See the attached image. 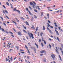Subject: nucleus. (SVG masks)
I'll list each match as a JSON object with an SVG mask.
<instances>
[{
	"label": "nucleus",
	"instance_id": "864d4df0",
	"mask_svg": "<svg viewBox=\"0 0 63 63\" xmlns=\"http://www.w3.org/2000/svg\"><path fill=\"white\" fill-rule=\"evenodd\" d=\"M20 51H24V50H23V49H20Z\"/></svg>",
	"mask_w": 63,
	"mask_h": 63
},
{
	"label": "nucleus",
	"instance_id": "f8f14e48",
	"mask_svg": "<svg viewBox=\"0 0 63 63\" xmlns=\"http://www.w3.org/2000/svg\"><path fill=\"white\" fill-rule=\"evenodd\" d=\"M35 45L37 47V48H38L39 47L38 46V45H37V44H36V43H35Z\"/></svg>",
	"mask_w": 63,
	"mask_h": 63
},
{
	"label": "nucleus",
	"instance_id": "ddd939ff",
	"mask_svg": "<svg viewBox=\"0 0 63 63\" xmlns=\"http://www.w3.org/2000/svg\"><path fill=\"white\" fill-rule=\"evenodd\" d=\"M23 32H24L25 33H27V32H26V31L25 30H23Z\"/></svg>",
	"mask_w": 63,
	"mask_h": 63
},
{
	"label": "nucleus",
	"instance_id": "c03bdc74",
	"mask_svg": "<svg viewBox=\"0 0 63 63\" xmlns=\"http://www.w3.org/2000/svg\"><path fill=\"white\" fill-rule=\"evenodd\" d=\"M43 12H42L41 13V16H43Z\"/></svg>",
	"mask_w": 63,
	"mask_h": 63
},
{
	"label": "nucleus",
	"instance_id": "2f4dec72",
	"mask_svg": "<svg viewBox=\"0 0 63 63\" xmlns=\"http://www.w3.org/2000/svg\"><path fill=\"white\" fill-rule=\"evenodd\" d=\"M57 39L59 42H60V40H59V39L58 37H57Z\"/></svg>",
	"mask_w": 63,
	"mask_h": 63
},
{
	"label": "nucleus",
	"instance_id": "4d7b16f0",
	"mask_svg": "<svg viewBox=\"0 0 63 63\" xmlns=\"http://www.w3.org/2000/svg\"><path fill=\"white\" fill-rule=\"evenodd\" d=\"M5 17H6L7 18H8V19H9V17H8V16H5Z\"/></svg>",
	"mask_w": 63,
	"mask_h": 63
},
{
	"label": "nucleus",
	"instance_id": "412c9836",
	"mask_svg": "<svg viewBox=\"0 0 63 63\" xmlns=\"http://www.w3.org/2000/svg\"><path fill=\"white\" fill-rule=\"evenodd\" d=\"M54 24L55 25V26H56V27H57V26L56 25V22H55L54 23Z\"/></svg>",
	"mask_w": 63,
	"mask_h": 63
},
{
	"label": "nucleus",
	"instance_id": "680f3d73",
	"mask_svg": "<svg viewBox=\"0 0 63 63\" xmlns=\"http://www.w3.org/2000/svg\"><path fill=\"white\" fill-rule=\"evenodd\" d=\"M44 53L45 54H46V50H44Z\"/></svg>",
	"mask_w": 63,
	"mask_h": 63
},
{
	"label": "nucleus",
	"instance_id": "a878e982",
	"mask_svg": "<svg viewBox=\"0 0 63 63\" xmlns=\"http://www.w3.org/2000/svg\"><path fill=\"white\" fill-rule=\"evenodd\" d=\"M30 4L31 5H33V4L32 3V2H30Z\"/></svg>",
	"mask_w": 63,
	"mask_h": 63
},
{
	"label": "nucleus",
	"instance_id": "0e129e2a",
	"mask_svg": "<svg viewBox=\"0 0 63 63\" xmlns=\"http://www.w3.org/2000/svg\"><path fill=\"white\" fill-rule=\"evenodd\" d=\"M7 23H8V24H9V23H10V22L7 21Z\"/></svg>",
	"mask_w": 63,
	"mask_h": 63
},
{
	"label": "nucleus",
	"instance_id": "5fc2aeb1",
	"mask_svg": "<svg viewBox=\"0 0 63 63\" xmlns=\"http://www.w3.org/2000/svg\"><path fill=\"white\" fill-rule=\"evenodd\" d=\"M42 41H44V38H43L42 37Z\"/></svg>",
	"mask_w": 63,
	"mask_h": 63
},
{
	"label": "nucleus",
	"instance_id": "69168bd1",
	"mask_svg": "<svg viewBox=\"0 0 63 63\" xmlns=\"http://www.w3.org/2000/svg\"><path fill=\"white\" fill-rule=\"evenodd\" d=\"M27 58L28 59H29V56H27Z\"/></svg>",
	"mask_w": 63,
	"mask_h": 63
},
{
	"label": "nucleus",
	"instance_id": "6e6552de",
	"mask_svg": "<svg viewBox=\"0 0 63 63\" xmlns=\"http://www.w3.org/2000/svg\"><path fill=\"white\" fill-rule=\"evenodd\" d=\"M10 5L11 7V8L12 9L13 8V4L11 3H10Z\"/></svg>",
	"mask_w": 63,
	"mask_h": 63
},
{
	"label": "nucleus",
	"instance_id": "052dcab7",
	"mask_svg": "<svg viewBox=\"0 0 63 63\" xmlns=\"http://www.w3.org/2000/svg\"><path fill=\"white\" fill-rule=\"evenodd\" d=\"M26 11H28V8H26Z\"/></svg>",
	"mask_w": 63,
	"mask_h": 63
},
{
	"label": "nucleus",
	"instance_id": "dca6fc26",
	"mask_svg": "<svg viewBox=\"0 0 63 63\" xmlns=\"http://www.w3.org/2000/svg\"><path fill=\"white\" fill-rule=\"evenodd\" d=\"M37 7L38 8V10H41V9H40V8H39V6H37Z\"/></svg>",
	"mask_w": 63,
	"mask_h": 63
},
{
	"label": "nucleus",
	"instance_id": "8fccbe9b",
	"mask_svg": "<svg viewBox=\"0 0 63 63\" xmlns=\"http://www.w3.org/2000/svg\"><path fill=\"white\" fill-rule=\"evenodd\" d=\"M28 52L29 53H30V51H29V50L28 49Z\"/></svg>",
	"mask_w": 63,
	"mask_h": 63
},
{
	"label": "nucleus",
	"instance_id": "5701e85b",
	"mask_svg": "<svg viewBox=\"0 0 63 63\" xmlns=\"http://www.w3.org/2000/svg\"><path fill=\"white\" fill-rule=\"evenodd\" d=\"M0 18H1V19L2 20V21H3V20H4V19H3V18L2 17H0Z\"/></svg>",
	"mask_w": 63,
	"mask_h": 63
},
{
	"label": "nucleus",
	"instance_id": "7c9ffc66",
	"mask_svg": "<svg viewBox=\"0 0 63 63\" xmlns=\"http://www.w3.org/2000/svg\"><path fill=\"white\" fill-rule=\"evenodd\" d=\"M29 7L31 10H32V8H31V7L29 6Z\"/></svg>",
	"mask_w": 63,
	"mask_h": 63
},
{
	"label": "nucleus",
	"instance_id": "aec40b11",
	"mask_svg": "<svg viewBox=\"0 0 63 63\" xmlns=\"http://www.w3.org/2000/svg\"><path fill=\"white\" fill-rule=\"evenodd\" d=\"M43 61H44V62H46V60L45 59H43Z\"/></svg>",
	"mask_w": 63,
	"mask_h": 63
},
{
	"label": "nucleus",
	"instance_id": "4468645a",
	"mask_svg": "<svg viewBox=\"0 0 63 63\" xmlns=\"http://www.w3.org/2000/svg\"><path fill=\"white\" fill-rule=\"evenodd\" d=\"M34 49L35 53H36V48L34 47Z\"/></svg>",
	"mask_w": 63,
	"mask_h": 63
},
{
	"label": "nucleus",
	"instance_id": "f3484780",
	"mask_svg": "<svg viewBox=\"0 0 63 63\" xmlns=\"http://www.w3.org/2000/svg\"><path fill=\"white\" fill-rule=\"evenodd\" d=\"M6 4L7 5H8V6H9V5H10V4H9V3L8 2H6Z\"/></svg>",
	"mask_w": 63,
	"mask_h": 63
},
{
	"label": "nucleus",
	"instance_id": "603ef678",
	"mask_svg": "<svg viewBox=\"0 0 63 63\" xmlns=\"http://www.w3.org/2000/svg\"><path fill=\"white\" fill-rule=\"evenodd\" d=\"M16 28H18L19 29H20V27H19L18 26H17Z\"/></svg>",
	"mask_w": 63,
	"mask_h": 63
},
{
	"label": "nucleus",
	"instance_id": "1a4fd4ad",
	"mask_svg": "<svg viewBox=\"0 0 63 63\" xmlns=\"http://www.w3.org/2000/svg\"><path fill=\"white\" fill-rule=\"evenodd\" d=\"M43 33L42 32H41L40 34L41 36H42V35H43Z\"/></svg>",
	"mask_w": 63,
	"mask_h": 63
},
{
	"label": "nucleus",
	"instance_id": "ea45409f",
	"mask_svg": "<svg viewBox=\"0 0 63 63\" xmlns=\"http://www.w3.org/2000/svg\"><path fill=\"white\" fill-rule=\"evenodd\" d=\"M13 11H16V8H14L13 9Z\"/></svg>",
	"mask_w": 63,
	"mask_h": 63
},
{
	"label": "nucleus",
	"instance_id": "a211bd4d",
	"mask_svg": "<svg viewBox=\"0 0 63 63\" xmlns=\"http://www.w3.org/2000/svg\"><path fill=\"white\" fill-rule=\"evenodd\" d=\"M49 32L50 33H51V34H53V33L52 32L51 30H49Z\"/></svg>",
	"mask_w": 63,
	"mask_h": 63
},
{
	"label": "nucleus",
	"instance_id": "39448f33",
	"mask_svg": "<svg viewBox=\"0 0 63 63\" xmlns=\"http://www.w3.org/2000/svg\"><path fill=\"white\" fill-rule=\"evenodd\" d=\"M44 50H42L41 51H40V53H44Z\"/></svg>",
	"mask_w": 63,
	"mask_h": 63
},
{
	"label": "nucleus",
	"instance_id": "bb28decb",
	"mask_svg": "<svg viewBox=\"0 0 63 63\" xmlns=\"http://www.w3.org/2000/svg\"><path fill=\"white\" fill-rule=\"evenodd\" d=\"M23 27H24V28H25V29H26L27 28L26 27H25V26L24 25H23Z\"/></svg>",
	"mask_w": 63,
	"mask_h": 63
},
{
	"label": "nucleus",
	"instance_id": "473e14b6",
	"mask_svg": "<svg viewBox=\"0 0 63 63\" xmlns=\"http://www.w3.org/2000/svg\"><path fill=\"white\" fill-rule=\"evenodd\" d=\"M34 11L35 12H38V11H37V10H36V9H34Z\"/></svg>",
	"mask_w": 63,
	"mask_h": 63
},
{
	"label": "nucleus",
	"instance_id": "9d476101",
	"mask_svg": "<svg viewBox=\"0 0 63 63\" xmlns=\"http://www.w3.org/2000/svg\"><path fill=\"white\" fill-rule=\"evenodd\" d=\"M15 19L17 21V22H19V20H18L17 18H15Z\"/></svg>",
	"mask_w": 63,
	"mask_h": 63
},
{
	"label": "nucleus",
	"instance_id": "79ce46f5",
	"mask_svg": "<svg viewBox=\"0 0 63 63\" xmlns=\"http://www.w3.org/2000/svg\"><path fill=\"white\" fill-rule=\"evenodd\" d=\"M2 31L3 32H5V30H4V29H2Z\"/></svg>",
	"mask_w": 63,
	"mask_h": 63
},
{
	"label": "nucleus",
	"instance_id": "49530a36",
	"mask_svg": "<svg viewBox=\"0 0 63 63\" xmlns=\"http://www.w3.org/2000/svg\"><path fill=\"white\" fill-rule=\"evenodd\" d=\"M6 61H9V59H7V58H6Z\"/></svg>",
	"mask_w": 63,
	"mask_h": 63
},
{
	"label": "nucleus",
	"instance_id": "423d86ee",
	"mask_svg": "<svg viewBox=\"0 0 63 63\" xmlns=\"http://www.w3.org/2000/svg\"><path fill=\"white\" fill-rule=\"evenodd\" d=\"M57 50H58V49H57V48L56 49V52L58 54H59V52H58V51H57Z\"/></svg>",
	"mask_w": 63,
	"mask_h": 63
},
{
	"label": "nucleus",
	"instance_id": "0eeeda50",
	"mask_svg": "<svg viewBox=\"0 0 63 63\" xmlns=\"http://www.w3.org/2000/svg\"><path fill=\"white\" fill-rule=\"evenodd\" d=\"M25 23H26V25H28V26L29 25V24H28V22L26 21Z\"/></svg>",
	"mask_w": 63,
	"mask_h": 63
},
{
	"label": "nucleus",
	"instance_id": "6ab92c4d",
	"mask_svg": "<svg viewBox=\"0 0 63 63\" xmlns=\"http://www.w3.org/2000/svg\"><path fill=\"white\" fill-rule=\"evenodd\" d=\"M12 22H13V23H15V24H16V22H15V21H12Z\"/></svg>",
	"mask_w": 63,
	"mask_h": 63
},
{
	"label": "nucleus",
	"instance_id": "4c0bfd02",
	"mask_svg": "<svg viewBox=\"0 0 63 63\" xmlns=\"http://www.w3.org/2000/svg\"><path fill=\"white\" fill-rule=\"evenodd\" d=\"M28 12L29 14L30 15H31V12H30L29 10L28 11Z\"/></svg>",
	"mask_w": 63,
	"mask_h": 63
},
{
	"label": "nucleus",
	"instance_id": "3c124183",
	"mask_svg": "<svg viewBox=\"0 0 63 63\" xmlns=\"http://www.w3.org/2000/svg\"><path fill=\"white\" fill-rule=\"evenodd\" d=\"M12 29H13L14 31L15 32H16V30H15V29L14 28H12Z\"/></svg>",
	"mask_w": 63,
	"mask_h": 63
},
{
	"label": "nucleus",
	"instance_id": "c9c22d12",
	"mask_svg": "<svg viewBox=\"0 0 63 63\" xmlns=\"http://www.w3.org/2000/svg\"><path fill=\"white\" fill-rule=\"evenodd\" d=\"M5 12L6 13H7V14H8V12H7V11L6 10H4Z\"/></svg>",
	"mask_w": 63,
	"mask_h": 63
},
{
	"label": "nucleus",
	"instance_id": "338daca9",
	"mask_svg": "<svg viewBox=\"0 0 63 63\" xmlns=\"http://www.w3.org/2000/svg\"><path fill=\"white\" fill-rule=\"evenodd\" d=\"M11 36H12V37H13V38H14V35H11Z\"/></svg>",
	"mask_w": 63,
	"mask_h": 63
},
{
	"label": "nucleus",
	"instance_id": "c756f323",
	"mask_svg": "<svg viewBox=\"0 0 63 63\" xmlns=\"http://www.w3.org/2000/svg\"><path fill=\"white\" fill-rule=\"evenodd\" d=\"M43 30H45V26H43Z\"/></svg>",
	"mask_w": 63,
	"mask_h": 63
},
{
	"label": "nucleus",
	"instance_id": "13d9d810",
	"mask_svg": "<svg viewBox=\"0 0 63 63\" xmlns=\"http://www.w3.org/2000/svg\"><path fill=\"white\" fill-rule=\"evenodd\" d=\"M47 30H49V29L48 28V27L47 28Z\"/></svg>",
	"mask_w": 63,
	"mask_h": 63
},
{
	"label": "nucleus",
	"instance_id": "72a5a7b5",
	"mask_svg": "<svg viewBox=\"0 0 63 63\" xmlns=\"http://www.w3.org/2000/svg\"><path fill=\"white\" fill-rule=\"evenodd\" d=\"M52 47H54V44H53V43L52 44Z\"/></svg>",
	"mask_w": 63,
	"mask_h": 63
},
{
	"label": "nucleus",
	"instance_id": "2eb2a0df",
	"mask_svg": "<svg viewBox=\"0 0 63 63\" xmlns=\"http://www.w3.org/2000/svg\"><path fill=\"white\" fill-rule=\"evenodd\" d=\"M31 48V49H34V48L35 47H30Z\"/></svg>",
	"mask_w": 63,
	"mask_h": 63
},
{
	"label": "nucleus",
	"instance_id": "20e7f679",
	"mask_svg": "<svg viewBox=\"0 0 63 63\" xmlns=\"http://www.w3.org/2000/svg\"><path fill=\"white\" fill-rule=\"evenodd\" d=\"M55 32H56V33H57V35H58L59 36V34L58 33V32L57 31V30H56V29H55Z\"/></svg>",
	"mask_w": 63,
	"mask_h": 63
},
{
	"label": "nucleus",
	"instance_id": "a18cd8bd",
	"mask_svg": "<svg viewBox=\"0 0 63 63\" xmlns=\"http://www.w3.org/2000/svg\"><path fill=\"white\" fill-rule=\"evenodd\" d=\"M5 32H6V33H7V34H9V32H8L6 30L5 31Z\"/></svg>",
	"mask_w": 63,
	"mask_h": 63
},
{
	"label": "nucleus",
	"instance_id": "f704fd0d",
	"mask_svg": "<svg viewBox=\"0 0 63 63\" xmlns=\"http://www.w3.org/2000/svg\"><path fill=\"white\" fill-rule=\"evenodd\" d=\"M2 6L4 8V9H6V7H5V5H3Z\"/></svg>",
	"mask_w": 63,
	"mask_h": 63
},
{
	"label": "nucleus",
	"instance_id": "7ed1b4c3",
	"mask_svg": "<svg viewBox=\"0 0 63 63\" xmlns=\"http://www.w3.org/2000/svg\"><path fill=\"white\" fill-rule=\"evenodd\" d=\"M17 33H18V35H19V36H22V34H21V32H17Z\"/></svg>",
	"mask_w": 63,
	"mask_h": 63
},
{
	"label": "nucleus",
	"instance_id": "09e8293b",
	"mask_svg": "<svg viewBox=\"0 0 63 63\" xmlns=\"http://www.w3.org/2000/svg\"><path fill=\"white\" fill-rule=\"evenodd\" d=\"M41 45L43 47H44V45L42 43H41Z\"/></svg>",
	"mask_w": 63,
	"mask_h": 63
},
{
	"label": "nucleus",
	"instance_id": "c85d7f7f",
	"mask_svg": "<svg viewBox=\"0 0 63 63\" xmlns=\"http://www.w3.org/2000/svg\"><path fill=\"white\" fill-rule=\"evenodd\" d=\"M38 27H37L35 29V31H38Z\"/></svg>",
	"mask_w": 63,
	"mask_h": 63
},
{
	"label": "nucleus",
	"instance_id": "cd10ccee",
	"mask_svg": "<svg viewBox=\"0 0 63 63\" xmlns=\"http://www.w3.org/2000/svg\"><path fill=\"white\" fill-rule=\"evenodd\" d=\"M49 47L50 48H51V46L50 44L49 45Z\"/></svg>",
	"mask_w": 63,
	"mask_h": 63
},
{
	"label": "nucleus",
	"instance_id": "6e6d98bb",
	"mask_svg": "<svg viewBox=\"0 0 63 63\" xmlns=\"http://www.w3.org/2000/svg\"><path fill=\"white\" fill-rule=\"evenodd\" d=\"M2 12H3V13L4 14H5L6 13L4 11V10H3L2 11Z\"/></svg>",
	"mask_w": 63,
	"mask_h": 63
},
{
	"label": "nucleus",
	"instance_id": "de8ad7c7",
	"mask_svg": "<svg viewBox=\"0 0 63 63\" xmlns=\"http://www.w3.org/2000/svg\"><path fill=\"white\" fill-rule=\"evenodd\" d=\"M25 62H27V63H28V62H27V60H26L25 59Z\"/></svg>",
	"mask_w": 63,
	"mask_h": 63
},
{
	"label": "nucleus",
	"instance_id": "58836bf2",
	"mask_svg": "<svg viewBox=\"0 0 63 63\" xmlns=\"http://www.w3.org/2000/svg\"><path fill=\"white\" fill-rule=\"evenodd\" d=\"M40 34V33H39V32H38V33H37V35L38 36H39V35Z\"/></svg>",
	"mask_w": 63,
	"mask_h": 63
},
{
	"label": "nucleus",
	"instance_id": "f257e3e1",
	"mask_svg": "<svg viewBox=\"0 0 63 63\" xmlns=\"http://www.w3.org/2000/svg\"><path fill=\"white\" fill-rule=\"evenodd\" d=\"M28 34L30 38H31V37H32V39H34V37H33V34L32 33H30L29 32H28Z\"/></svg>",
	"mask_w": 63,
	"mask_h": 63
},
{
	"label": "nucleus",
	"instance_id": "774afa93",
	"mask_svg": "<svg viewBox=\"0 0 63 63\" xmlns=\"http://www.w3.org/2000/svg\"><path fill=\"white\" fill-rule=\"evenodd\" d=\"M21 53H24V52H21Z\"/></svg>",
	"mask_w": 63,
	"mask_h": 63
},
{
	"label": "nucleus",
	"instance_id": "bf43d9fd",
	"mask_svg": "<svg viewBox=\"0 0 63 63\" xmlns=\"http://www.w3.org/2000/svg\"><path fill=\"white\" fill-rule=\"evenodd\" d=\"M39 41L40 42H41V39H39Z\"/></svg>",
	"mask_w": 63,
	"mask_h": 63
},
{
	"label": "nucleus",
	"instance_id": "e2e57ef3",
	"mask_svg": "<svg viewBox=\"0 0 63 63\" xmlns=\"http://www.w3.org/2000/svg\"><path fill=\"white\" fill-rule=\"evenodd\" d=\"M31 28H32V29H35V28H34V27H31Z\"/></svg>",
	"mask_w": 63,
	"mask_h": 63
},
{
	"label": "nucleus",
	"instance_id": "f03ea898",
	"mask_svg": "<svg viewBox=\"0 0 63 63\" xmlns=\"http://www.w3.org/2000/svg\"><path fill=\"white\" fill-rule=\"evenodd\" d=\"M51 57L53 60H54V58H55V55H54V54H52L51 55Z\"/></svg>",
	"mask_w": 63,
	"mask_h": 63
},
{
	"label": "nucleus",
	"instance_id": "b1692460",
	"mask_svg": "<svg viewBox=\"0 0 63 63\" xmlns=\"http://www.w3.org/2000/svg\"><path fill=\"white\" fill-rule=\"evenodd\" d=\"M25 47H26V48L27 49V50H28V47H27V46L26 45H25Z\"/></svg>",
	"mask_w": 63,
	"mask_h": 63
},
{
	"label": "nucleus",
	"instance_id": "a19ab883",
	"mask_svg": "<svg viewBox=\"0 0 63 63\" xmlns=\"http://www.w3.org/2000/svg\"><path fill=\"white\" fill-rule=\"evenodd\" d=\"M47 16L48 17V18H49V14H47Z\"/></svg>",
	"mask_w": 63,
	"mask_h": 63
},
{
	"label": "nucleus",
	"instance_id": "4be33fe9",
	"mask_svg": "<svg viewBox=\"0 0 63 63\" xmlns=\"http://www.w3.org/2000/svg\"><path fill=\"white\" fill-rule=\"evenodd\" d=\"M21 18L23 20H24V18H23V17H21Z\"/></svg>",
	"mask_w": 63,
	"mask_h": 63
},
{
	"label": "nucleus",
	"instance_id": "e433bc0d",
	"mask_svg": "<svg viewBox=\"0 0 63 63\" xmlns=\"http://www.w3.org/2000/svg\"><path fill=\"white\" fill-rule=\"evenodd\" d=\"M48 23H51L50 22V21H49V20H48Z\"/></svg>",
	"mask_w": 63,
	"mask_h": 63
},
{
	"label": "nucleus",
	"instance_id": "37998d69",
	"mask_svg": "<svg viewBox=\"0 0 63 63\" xmlns=\"http://www.w3.org/2000/svg\"><path fill=\"white\" fill-rule=\"evenodd\" d=\"M44 43L45 44V45H46L47 43H46V41H45V40L44 41Z\"/></svg>",
	"mask_w": 63,
	"mask_h": 63
},
{
	"label": "nucleus",
	"instance_id": "393cba45",
	"mask_svg": "<svg viewBox=\"0 0 63 63\" xmlns=\"http://www.w3.org/2000/svg\"><path fill=\"white\" fill-rule=\"evenodd\" d=\"M25 47H26V48L27 49V50H28V47H27V46L26 45H25Z\"/></svg>",
	"mask_w": 63,
	"mask_h": 63
},
{
	"label": "nucleus",
	"instance_id": "9b49d317",
	"mask_svg": "<svg viewBox=\"0 0 63 63\" xmlns=\"http://www.w3.org/2000/svg\"><path fill=\"white\" fill-rule=\"evenodd\" d=\"M3 24L5 25V26H6L7 25H6V24L5 23V22H3Z\"/></svg>",
	"mask_w": 63,
	"mask_h": 63
}]
</instances>
